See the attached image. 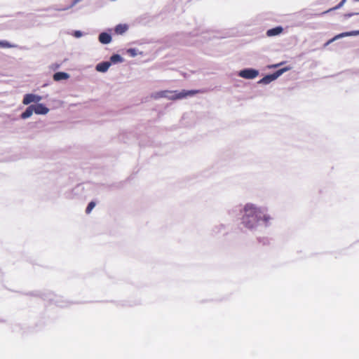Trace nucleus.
Segmentation results:
<instances>
[{
  "instance_id": "1",
  "label": "nucleus",
  "mask_w": 359,
  "mask_h": 359,
  "mask_svg": "<svg viewBox=\"0 0 359 359\" xmlns=\"http://www.w3.org/2000/svg\"><path fill=\"white\" fill-rule=\"evenodd\" d=\"M239 211L242 215L239 223L241 229H245L254 232L267 228L271 224L273 217L264 207L248 203L243 207H240Z\"/></svg>"
},
{
  "instance_id": "2",
  "label": "nucleus",
  "mask_w": 359,
  "mask_h": 359,
  "mask_svg": "<svg viewBox=\"0 0 359 359\" xmlns=\"http://www.w3.org/2000/svg\"><path fill=\"white\" fill-rule=\"evenodd\" d=\"M31 295L34 297H39L43 299V300L48 301L52 302L60 307H65L69 305V302L65 301L62 297H59L51 292H41V291H34L30 293Z\"/></svg>"
},
{
  "instance_id": "3",
  "label": "nucleus",
  "mask_w": 359,
  "mask_h": 359,
  "mask_svg": "<svg viewBox=\"0 0 359 359\" xmlns=\"http://www.w3.org/2000/svg\"><path fill=\"white\" fill-rule=\"evenodd\" d=\"M291 69H292V67L290 66H287V67H284L283 68L278 69L271 74H268L265 75L257 83L259 84H263V85L269 84L272 81L276 80L278 77H280L285 72L290 70Z\"/></svg>"
},
{
  "instance_id": "4",
  "label": "nucleus",
  "mask_w": 359,
  "mask_h": 359,
  "mask_svg": "<svg viewBox=\"0 0 359 359\" xmlns=\"http://www.w3.org/2000/svg\"><path fill=\"white\" fill-rule=\"evenodd\" d=\"M259 70L248 67L241 69L238 72V76L245 79H254L259 75Z\"/></svg>"
},
{
  "instance_id": "5",
  "label": "nucleus",
  "mask_w": 359,
  "mask_h": 359,
  "mask_svg": "<svg viewBox=\"0 0 359 359\" xmlns=\"http://www.w3.org/2000/svg\"><path fill=\"white\" fill-rule=\"evenodd\" d=\"M198 93L197 90H182L181 91L174 90V99L182 100L188 97H193Z\"/></svg>"
},
{
  "instance_id": "6",
  "label": "nucleus",
  "mask_w": 359,
  "mask_h": 359,
  "mask_svg": "<svg viewBox=\"0 0 359 359\" xmlns=\"http://www.w3.org/2000/svg\"><path fill=\"white\" fill-rule=\"evenodd\" d=\"M42 100V97L34 94V93H27L23 97L22 103L25 105H30L31 103L38 104Z\"/></svg>"
},
{
  "instance_id": "7",
  "label": "nucleus",
  "mask_w": 359,
  "mask_h": 359,
  "mask_svg": "<svg viewBox=\"0 0 359 359\" xmlns=\"http://www.w3.org/2000/svg\"><path fill=\"white\" fill-rule=\"evenodd\" d=\"M98 40L102 44L107 45L110 43L112 41L111 29L102 32L98 36Z\"/></svg>"
},
{
  "instance_id": "8",
  "label": "nucleus",
  "mask_w": 359,
  "mask_h": 359,
  "mask_svg": "<svg viewBox=\"0 0 359 359\" xmlns=\"http://www.w3.org/2000/svg\"><path fill=\"white\" fill-rule=\"evenodd\" d=\"M32 106H34V112L36 114L46 115L49 111V109L43 103L32 104Z\"/></svg>"
},
{
  "instance_id": "9",
  "label": "nucleus",
  "mask_w": 359,
  "mask_h": 359,
  "mask_svg": "<svg viewBox=\"0 0 359 359\" xmlns=\"http://www.w3.org/2000/svg\"><path fill=\"white\" fill-rule=\"evenodd\" d=\"M110 66L111 65L109 60L102 61L96 65L95 69L99 72L105 73L107 72Z\"/></svg>"
},
{
  "instance_id": "10",
  "label": "nucleus",
  "mask_w": 359,
  "mask_h": 359,
  "mask_svg": "<svg viewBox=\"0 0 359 359\" xmlns=\"http://www.w3.org/2000/svg\"><path fill=\"white\" fill-rule=\"evenodd\" d=\"M70 77V75L65 72H57L54 73L53 79L55 81H61L62 80H67Z\"/></svg>"
},
{
  "instance_id": "11",
  "label": "nucleus",
  "mask_w": 359,
  "mask_h": 359,
  "mask_svg": "<svg viewBox=\"0 0 359 359\" xmlns=\"http://www.w3.org/2000/svg\"><path fill=\"white\" fill-rule=\"evenodd\" d=\"M283 31V28L282 26H276L275 27L269 29L266 31L267 36H275L280 34Z\"/></svg>"
},
{
  "instance_id": "12",
  "label": "nucleus",
  "mask_w": 359,
  "mask_h": 359,
  "mask_svg": "<svg viewBox=\"0 0 359 359\" xmlns=\"http://www.w3.org/2000/svg\"><path fill=\"white\" fill-rule=\"evenodd\" d=\"M124 61L123 57L118 53H114L112 54L110 57L109 62H110V65H116L118 63H121Z\"/></svg>"
},
{
  "instance_id": "13",
  "label": "nucleus",
  "mask_w": 359,
  "mask_h": 359,
  "mask_svg": "<svg viewBox=\"0 0 359 359\" xmlns=\"http://www.w3.org/2000/svg\"><path fill=\"white\" fill-rule=\"evenodd\" d=\"M34 106L32 104L29 105L26 109L20 114V118L22 119H27L32 116L34 113Z\"/></svg>"
},
{
  "instance_id": "14",
  "label": "nucleus",
  "mask_w": 359,
  "mask_h": 359,
  "mask_svg": "<svg viewBox=\"0 0 359 359\" xmlns=\"http://www.w3.org/2000/svg\"><path fill=\"white\" fill-rule=\"evenodd\" d=\"M128 29L127 24H118L114 27V32L116 34H123Z\"/></svg>"
},
{
  "instance_id": "15",
  "label": "nucleus",
  "mask_w": 359,
  "mask_h": 359,
  "mask_svg": "<svg viewBox=\"0 0 359 359\" xmlns=\"http://www.w3.org/2000/svg\"><path fill=\"white\" fill-rule=\"evenodd\" d=\"M346 0H341L337 6H335L334 7H333L332 8L328 9L326 11L321 13L320 15H324V14H326L332 11H335V10L339 9L340 8H341L344 6V4L346 3Z\"/></svg>"
},
{
  "instance_id": "16",
  "label": "nucleus",
  "mask_w": 359,
  "mask_h": 359,
  "mask_svg": "<svg viewBox=\"0 0 359 359\" xmlns=\"http://www.w3.org/2000/svg\"><path fill=\"white\" fill-rule=\"evenodd\" d=\"M346 0H341L337 6H335L334 7H333L332 8L328 9L326 11L321 13L320 15H324V14H326L332 11H335V10L339 9L340 8H341L344 6V4L346 3Z\"/></svg>"
},
{
  "instance_id": "17",
  "label": "nucleus",
  "mask_w": 359,
  "mask_h": 359,
  "mask_svg": "<svg viewBox=\"0 0 359 359\" xmlns=\"http://www.w3.org/2000/svg\"><path fill=\"white\" fill-rule=\"evenodd\" d=\"M225 229H226L225 225L219 224V225L215 226L212 229V232L215 234H218V233H222L225 230Z\"/></svg>"
},
{
  "instance_id": "18",
  "label": "nucleus",
  "mask_w": 359,
  "mask_h": 359,
  "mask_svg": "<svg viewBox=\"0 0 359 359\" xmlns=\"http://www.w3.org/2000/svg\"><path fill=\"white\" fill-rule=\"evenodd\" d=\"M170 93V90H161L156 92L154 94L153 97L154 99H159L161 97H165L166 96L165 94Z\"/></svg>"
},
{
  "instance_id": "19",
  "label": "nucleus",
  "mask_w": 359,
  "mask_h": 359,
  "mask_svg": "<svg viewBox=\"0 0 359 359\" xmlns=\"http://www.w3.org/2000/svg\"><path fill=\"white\" fill-rule=\"evenodd\" d=\"M15 46L13 44H11L10 42L6 40H0V48H13Z\"/></svg>"
},
{
  "instance_id": "20",
  "label": "nucleus",
  "mask_w": 359,
  "mask_h": 359,
  "mask_svg": "<svg viewBox=\"0 0 359 359\" xmlns=\"http://www.w3.org/2000/svg\"><path fill=\"white\" fill-rule=\"evenodd\" d=\"M96 205V202L95 201H91L88 203L86 208V213L90 214L91 211L93 210V208Z\"/></svg>"
},
{
  "instance_id": "21",
  "label": "nucleus",
  "mask_w": 359,
  "mask_h": 359,
  "mask_svg": "<svg viewBox=\"0 0 359 359\" xmlns=\"http://www.w3.org/2000/svg\"><path fill=\"white\" fill-rule=\"evenodd\" d=\"M344 37L353 36L359 35V30H353L348 32H342Z\"/></svg>"
},
{
  "instance_id": "22",
  "label": "nucleus",
  "mask_w": 359,
  "mask_h": 359,
  "mask_svg": "<svg viewBox=\"0 0 359 359\" xmlns=\"http://www.w3.org/2000/svg\"><path fill=\"white\" fill-rule=\"evenodd\" d=\"M127 52L131 57H135L137 55V50L135 48H128Z\"/></svg>"
},
{
  "instance_id": "23",
  "label": "nucleus",
  "mask_w": 359,
  "mask_h": 359,
  "mask_svg": "<svg viewBox=\"0 0 359 359\" xmlns=\"http://www.w3.org/2000/svg\"><path fill=\"white\" fill-rule=\"evenodd\" d=\"M285 62H286L283 61V62H279V63L269 65L267 66V67L269 69H276V68H278V67H280L281 65H283Z\"/></svg>"
},
{
  "instance_id": "24",
  "label": "nucleus",
  "mask_w": 359,
  "mask_h": 359,
  "mask_svg": "<svg viewBox=\"0 0 359 359\" xmlns=\"http://www.w3.org/2000/svg\"><path fill=\"white\" fill-rule=\"evenodd\" d=\"M72 35L75 38H80L83 35V32H81V30H74L72 33Z\"/></svg>"
},
{
  "instance_id": "25",
  "label": "nucleus",
  "mask_w": 359,
  "mask_h": 359,
  "mask_svg": "<svg viewBox=\"0 0 359 359\" xmlns=\"http://www.w3.org/2000/svg\"><path fill=\"white\" fill-rule=\"evenodd\" d=\"M257 240H258V242H259V243H262L263 245H267V244H269V240H268V238H261V237H259V238H257Z\"/></svg>"
},
{
  "instance_id": "26",
  "label": "nucleus",
  "mask_w": 359,
  "mask_h": 359,
  "mask_svg": "<svg viewBox=\"0 0 359 359\" xmlns=\"http://www.w3.org/2000/svg\"><path fill=\"white\" fill-rule=\"evenodd\" d=\"M359 15V12H352V13H346L344 14V18L346 19H348V18H350L354 15Z\"/></svg>"
},
{
  "instance_id": "27",
  "label": "nucleus",
  "mask_w": 359,
  "mask_h": 359,
  "mask_svg": "<svg viewBox=\"0 0 359 359\" xmlns=\"http://www.w3.org/2000/svg\"><path fill=\"white\" fill-rule=\"evenodd\" d=\"M165 95H166V96H165V98L170 100H175L174 90H170V93H168Z\"/></svg>"
},
{
  "instance_id": "28",
  "label": "nucleus",
  "mask_w": 359,
  "mask_h": 359,
  "mask_svg": "<svg viewBox=\"0 0 359 359\" xmlns=\"http://www.w3.org/2000/svg\"><path fill=\"white\" fill-rule=\"evenodd\" d=\"M60 64H58V63H53L50 65V68L53 69V70H55L58 68H60Z\"/></svg>"
},
{
  "instance_id": "29",
  "label": "nucleus",
  "mask_w": 359,
  "mask_h": 359,
  "mask_svg": "<svg viewBox=\"0 0 359 359\" xmlns=\"http://www.w3.org/2000/svg\"><path fill=\"white\" fill-rule=\"evenodd\" d=\"M341 38H344V36H343L342 33H340V34H338L335 35L333 37V40H334V41H335L336 40L341 39Z\"/></svg>"
},
{
  "instance_id": "30",
  "label": "nucleus",
  "mask_w": 359,
  "mask_h": 359,
  "mask_svg": "<svg viewBox=\"0 0 359 359\" xmlns=\"http://www.w3.org/2000/svg\"><path fill=\"white\" fill-rule=\"evenodd\" d=\"M334 40H333V38L330 39V40H328L325 44H324V47H326L328 45H330V43H332V42H334Z\"/></svg>"
},
{
  "instance_id": "31",
  "label": "nucleus",
  "mask_w": 359,
  "mask_h": 359,
  "mask_svg": "<svg viewBox=\"0 0 359 359\" xmlns=\"http://www.w3.org/2000/svg\"><path fill=\"white\" fill-rule=\"evenodd\" d=\"M334 40H333V38L330 39V40H328L325 44H324V47H326L328 45H330V43H332V42H334Z\"/></svg>"
},
{
  "instance_id": "32",
  "label": "nucleus",
  "mask_w": 359,
  "mask_h": 359,
  "mask_svg": "<svg viewBox=\"0 0 359 359\" xmlns=\"http://www.w3.org/2000/svg\"><path fill=\"white\" fill-rule=\"evenodd\" d=\"M334 40H333V38L330 39V40H328L325 44H324V47H326L328 45H330V43H332V42H334Z\"/></svg>"
},
{
  "instance_id": "33",
  "label": "nucleus",
  "mask_w": 359,
  "mask_h": 359,
  "mask_svg": "<svg viewBox=\"0 0 359 359\" xmlns=\"http://www.w3.org/2000/svg\"><path fill=\"white\" fill-rule=\"evenodd\" d=\"M48 86V83H45L43 85V87H45V86Z\"/></svg>"
}]
</instances>
